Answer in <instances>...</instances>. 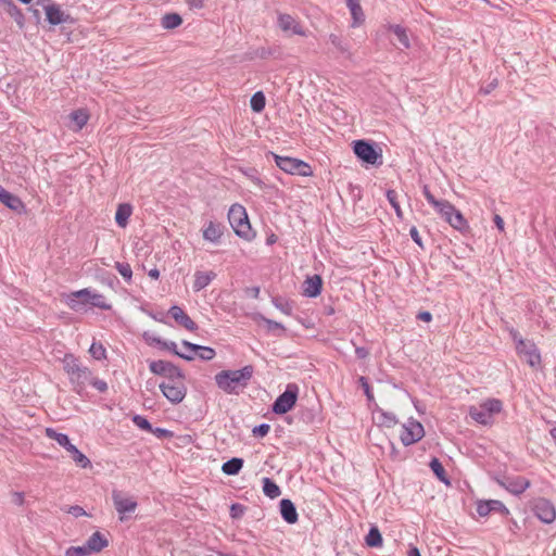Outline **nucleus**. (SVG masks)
Instances as JSON below:
<instances>
[{
    "instance_id": "obj_1",
    "label": "nucleus",
    "mask_w": 556,
    "mask_h": 556,
    "mask_svg": "<svg viewBox=\"0 0 556 556\" xmlns=\"http://www.w3.org/2000/svg\"><path fill=\"white\" fill-rule=\"evenodd\" d=\"M254 367L245 365L236 370H222L214 377L215 383L226 394L238 395L244 388L248 387L253 377Z\"/></svg>"
},
{
    "instance_id": "obj_2",
    "label": "nucleus",
    "mask_w": 556,
    "mask_h": 556,
    "mask_svg": "<svg viewBox=\"0 0 556 556\" xmlns=\"http://www.w3.org/2000/svg\"><path fill=\"white\" fill-rule=\"evenodd\" d=\"M66 305L75 311H86L87 305H91L101 309H111V304H109L105 300V296L101 293H91L89 289H81L65 298Z\"/></svg>"
},
{
    "instance_id": "obj_3",
    "label": "nucleus",
    "mask_w": 556,
    "mask_h": 556,
    "mask_svg": "<svg viewBox=\"0 0 556 556\" xmlns=\"http://www.w3.org/2000/svg\"><path fill=\"white\" fill-rule=\"evenodd\" d=\"M355 156L366 165L381 166L383 164L382 149L377 142L366 139H357L352 143Z\"/></svg>"
},
{
    "instance_id": "obj_4",
    "label": "nucleus",
    "mask_w": 556,
    "mask_h": 556,
    "mask_svg": "<svg viewBox=\"0 0 556 556\" xmlns=\"http://www.w3.org/2000/svg\"><path fill=\"white\" fill-rule=\"evenodd\" d=\"M228 220L238 237L248 241L254 239L255 232L252 230L243 205L239 203L232 204L228 212Z\"/></svg>"
},
{
    "instance_id": "obj_5",
    "label": "nucleus",
    "mask_w": 556,
    "mask_h": 556,
    "mask_svg": "<svg viewBox=\"0 0 556 556\" xmlns=\"http://www.w3.org/2000/svg\"><path fill=\"white\" fill-rule=\"evenodd\" d=\"M46 435L65 448L78 467L84 469L91 467L90 459L71 442L70 437L66 433L58 432L53 428H46Z\"/></svg>"
},
{
    "instance_id": "obj_6",
    "label": "nucleus",
    "mask_w": 556,
    "mask_h": 556,
    "mask_svg": "<svg viewBox=\"0 0 556 556\" xmlns=\"http://www.w3.org/2000/svg\"><path fill=\"white\" fill-rule=\"evenodd\" d=\"M503 403L498 399H488L479 406L469 407V416L479 425L488 426L493 422V415L501 413Z\"/></svg>"
},
{
    "instance_id": "obj_7",
    "label": "nucleus",
    "mask_w": 556,
    "mask_h": 556,
    "mask_svg": "<svg viewBox=\"0 0 556 556\" xmlns=\"http://www.w3.org/2000/svg\"><path fill=\"white\" fill-rule=\"evenodd\" d=\"M277 167L290 175H299L302 177H309L313 175L311 165L302 160L291 156H280L270 152Z\"/></svg>"
},
{
    "instance_id": "obj_8",
    "label": "nucleus",
    "mask_w": 556,
    "mask_h": 556,
    "mask_svg": "<svg viewBox=\"0 0 556 556\" xmlns=\"http://www.w3.org/2000/svg\"><path fill=\"white\" fill-rule=\"evenodd\" d=\"M298 397L299 386L293 382L288 383L285 391L271 404V412L276 415L287 414L295 406Z\"/></svg>"
},
{
    "instance_id": "obj_9",
    "label": "nucleus",
    "mask_w": 556,
    "mask_h": 556,
    "mask_svg": "<svg viewBox=\"0 0 556 556\" xmlns=\"http://www.w3.org/2000/svg\"><path fill=\"white\" fill-rule=\"evenodd\" d=\"M425 437V428L420 421L414 417H409L405 424L402 425L400 440L404 446L413 445L419 442Z\"/></svg>"
},
{
    "instance_id": "obj_10",
    "label": "nucleus",
    "mask_w": 556,
    "mask_h": 556,
    "mask_svg": "<svg viewBox=\"0 0 556 556\" xmlns=\"http://www.w3.org/2000/svg\"><path fill=\"white\" fill-rule=\"evenodd\" d=\"M494 480L501 488L515 496H520L531 485L530 480L522 476L495 477Z\"/></svg>"
},
{
    "instance_id": "obj_11",
    "label": "nucleus",
    "mask_w": 556,
    "mask_h": 556,
    "mask_svg": "<svg viewBox=\"0 0 556 556\" xmlns=\"http://www.w3.org/2000/svg\"><path fill=\"white\" fill-rule=\"evenodd\" d=\"M532 510L534 516L545 525H551L556 519V508L554 504L544 497H539L533 501Z\"/></svg>"
},
{
    "instance_id": "obj_12",
    "label": "nucleus",
    "mask_w": 556,
    "mask_h": 556,
    "mask_svg": "<svg viewBox=\"0 0 556 556\" xmlns=\"http://www.w3.org/2000/svg\"><path fill=\"white\" fill-rule=\"evenodd\" d=\"M112 500L121 522L127 520V514L134 513L138 506V503L134 498L124 497L122 493L116 490L112 492Z\"/></svg>"
},
{
    "instance_id": "obj_13",
    "label": "nucleus",
    "mask_w": 556,
    "mask_h": 556,
    "mask_svg": "<svg viewBox=\"0 0 556 556\" xmlns=\"http://www.w3.org/2000/svg\"><path fill=\"white\" fill-rule=\"evenodd\" d=\"M476 510L480 517H485L492 511L500 513L504 517L510 515L509 509L500 500H480L477 502Z\"/></svg>"
},
{
    "instance_id": "obj_14",
    "label": "nucleus",
    "mask_w": 556,
    "mask_h": 556,
    "mask_svg": "<svg viewBox=\"0 0 556 556\" xmlns=\"http://www.w3.org/2000/svg\"><path fill=\"white\" fill-rule=\"evenodd\" d=\"M92 371L86 367L80 366L70 376V382L73 386L74 392L81 395L86 389V384L90 382L92 378Z\"/></svg>"
},
{
    "instance_id": "obj_15",
    "label": "nucleus",
    "mask_w": 556,
    "mask_h": 556,
    "mask_svg": "<svg viewBox=\"0 0 556 556\" xmlns=\"http://www.w3.org/2000/svg\"><path fill=\"white\" fill-rule=\"evenodd\" d=\"M225 230L226 227L222 223L208 220L202 228V236L205 241L214 245H219Z\"/></svg>"
},
{
    "instance_id": "obj_16",
    "label": "nucleus",
    "mask_w": 556,
    "mask_h": 556,
    "mask_svg": "<svg viewBox=\"0 0 556 556\" xmlns=\"http://www.w3.org/2000/svg\"><path fill=\"white\" fill-rule=\"evenodd\" d=\"M159 388L163 396L174 405L180 404L185 400L188 391L185 382L178 386L160 383Z\"/></svg>"
},
{
    "instance_id": "obj_17",
    "label": "nucleus",
    "mask_w": 556,
    "mask_h": 556,
    "mask_svg": "<svg viewBox=\"0 0 556 556\" xmlns=\"http://www.w3.org/2000/svg\"><path fill=\"white\" fill-rule=\"evenodd\" d=\"M0 203L4 204L8 208L15 212L18 215L26 214L27 208L22 199L8 191L0 185Z\"/></svg>"
},
{
    "instance_id": "obj_18",
    "label": "nucleus",
    "mask_w": 556,
    "mask_h": 556,
    "mask_svg": "<svg viewBox=\"0 0 556 556\" xmlns=\"http://www.w3.org/2000/svg\"><path fill=\"white\" fill-rule=\"evenodd\" d=\"M146 340L150 344L155 345L161 350L167 351V352L172 353L173 355H176L185 361L191 362L194 359V356L192 354H188V353L178 351L177 344L174 341L164 340L160 337H153V338H151V340L146 338Z\"/></svg>"
},
{
    "instance_id": "obj_19",
    "label": "nucleus",
    "mask_w": 556,
    "mask_h": 556,
    "mask_svg": "<svg viewBox=\"0 0 556 556\" xmlns=\"http://www.w3.org/2000/svg\"><path fill=\"white\" fill-rule=\"evenodd\" d=\"M516 351L519 355L526 356L527 363L530 367L536 368L541 365V353L533 341H526L525 346H519Z\"/></svg>"
},
{
    "instance_id": "obj_20",
    "label": "nucleus",
    "mask_w": 556,
    "mask_h": 556,
    "mask_svg": "<svg viewBox=\"0 0 556 556\" xmlns=\"http://www.w3.org/2000/svg\"><path fill=\"white\" fill-rule=\"evenodd\" d=\"M298 419L299 421L312 427H317L323 422L320 409L316 406H301L298 410Z\"/></svg>"
},
{
    "instance_id": "obj_21",
    "label": "nucleus",
    "mask_w": 556,
    "mask_h": 556,
    "mask_svg": "<svg viewBox=\"0 0 556 556\" xmlns=\"http://www.w3.org/2000/svg\"><path fill=\"white\" fill-rule=\"evenodd\" d=\"M45 12L47 22L52 26L72 22L71 15L64 13V11H62L55 3L46 5Z\"/></svg>"
},
{
    "instance_id": "obj_22",
    "label": "nucleus",
    "mask_w": 556,
    "mask_h": 556,
    "mask_svg": "<svg viewBox=\"0 0 556 556\" xmlns=\"http://www.w3.org/2000/svg\"><path fill=\"white\" fill-rule=\"evenodd\" d=\"M168 314L178 325L186 328L187 330L195 331L198 329V325L179 305H172L168 309Z\"/></svg>"
},
{
    "instance_id": "obj_23",
    "label": "nucleus",
    "mask_w": 556,
    "mask_h": 556,
    "mask_svg": "<svg viewBox=\"0 0 556 556\" xmlns=\"http://www.w3.org/2000/svg\"><path fill=\"white\" fill-rule=\"evenodd\" d=\"M279 513L282 520L288 525H295L299 521L296 506L290 498L280 500Z\"/></svg>"
},
{
    "instance_id": "obj_24",
    "label": "nucleus",
    "mask_w": 556,
    "mask_h": 556,
    "mask_svg": "<svg viewBox=\"0 0 556 556\" xmlns=\"http://www.w3.org/2000/svg\"><path fill=\"white\" fill-rule=\"evenodd\" d=\"M278 26L283 31H291L294 35L305 36V31L300 23L290 14L280 13L278 15Z\"/></svg>"
},
{
    "instance_id": "obj_25",
    "label": "nucleus",
    "mask_w": 556,
    "mask_h": 556,
    "mask_svg": "<svg viewBox=\"0 0 556 556\" xmlns=\"http://www.w3.org/2000/svg\"><path fill=\"white\" fill-rule=\"evenodd\" d=\"M323 291V279L319 275L308 276L303 282V295L317 298Z\"/></svg>"
},
{
    "instance_id": "obj_26",
    "label": "nucleus",
    "mask_w": 556,
    "mask_h": 556,
    "mask_svg": "<svg viewBox=\"0 0 556 556\" xmlns=\"http://www.w3.org/2000/svg\"><path fill=\"white\" fill-rule=\"evenodd\" d=\"M2 10L9 14L22 29L25 26V16L22 10L14 3L13 0H0Z\"/></svg>"
},
{
    "instance_id": "obj_27",
    "label": "nucleus",
    "mask_w": 556,
    "mask_h": 556,
    "mask_svg": "<svg viewBox=\"0 0 556 556\" xmlns=\"http://www.w3.org/2000/svg\"><path fill=\"white\" fill-rule=\"evenodd\" d=\"M90 553H99L109 545V540L99 531L93 532L86 541Z\"/></svg>"
},
{
    "instance_id": "obj_28",
    "label": "nucleus",
    "mask_w": 556,
    "mask_h": 556,
    "mask_svg": "<svg viewBox=\"0 0 556 556\" xmlns=\"http://www.w3.org/2000/svg\"><path fill=\"white\" fill-rule=\"evenodd\" d=\"M345 3L352 15L351 27H358L365 22V14L361 7L359 0H345Z\"/></svg>"
},
{
    "instance_id": "obj_29",
    "label": "nucleus",
    "mask_w": 556,
    "mask_h": 556,
    "mask_svg": "<svg viewBox=\"0 0 556 556\" xmlns=\"http://www.w3.org/2000/svg\"><path fill=\"white\" fill-rule=\"evenodd\" d=\"M328 38L330 43L341 55L346 59H351V45L345 38L337 34H330Z\"/></svg>"
},
{
    "instance_id": "obj_30",
    "label": "nucleus",
    "mask_w": 556,
    "mask_h": 556,
    "mask_svg": "<svg viewBox=\"0 0 556 556\" xmlns=\"http://www.w3.org/2000/svg\"><path fill=\"white\" fill-rule=\"evenodd\" d=\"M132 214V205L130 203H121L115 212V223L118 227L125 228L128 225Z\"/></svg>"
},
{
    "instance_id": "obj_31",
    "label": "nucleus",
    "mask_w": 556,
    "mask_h": 556,
    "mask_svg": "<svg viewBox=\"0 0 556 556\" xmlns=\"http://www.w3.org/2000/svg\"><path fill=\"white\" fill-rule=\"evenodd\" d=\"M446 223L462 233H467L470 229L467 219L464 217L462 212L458 211L456 207L454 210V213L451 214V218H448Z\"/></svg>"
},
{
    "instance_id": "obj_32",
    "label": "nucleus",
    "mask_w": 556,
    "mask_h": 556,
    "mask_svg": "<svg viewBox=\"0 0 556 556\" xmlns=\"http://www.w3.org/2000/svg\"><path fill=\"white\" fill-rule=\"evenodd\" d=\"M216 277V274L212 270L210 271H195L194 281H193V291L199 292L202 289L206 288L212 280Z\"/></svg>"
},
{
    "instance_id": "obj_33",
    "label": "nucleus",
    "mask_w": 556,
    "mask_h": 556,
    "mask_svg": "<svg viewBox=\"0 0 556 556\" xmlns=\"http://www.w3.org/2000/svg\"><path fill=\"white\" fill-rule=\"evenodd\" d=\"M388 29L395 35L403 50L410 48V40L406 27L400 24H389Z\"/></svg>"
},
{
    "instance_id": "obj_34",
    "label": "nucleus",
    "mask_w": 556,
    "mask_h": 556,
    "mask_svg": "<svg viewBox=\"0 0 556 556\" xmlns=\"http://www.w3.org/2000/svg\"><path fill=\"white\" fill-rule=\"evenodd\" d=\"M365 544L371 548H380L383 545V538L376 525L370 526L365 536Z\"/></svg>"
},
{
    "instance_id": "obj_35",
    "label": "nucleus",
    "mask_w": 556,
    "mask_h": 556,
    "mask_svg": "<svg viewBox=\"0 0 556 556\" xmlns=\"http://www.w3.org/2000/svg\"><path fill=\"white\" fill-rule=\"evenodd\" d=\"M375 414H378L379 425L387 427V428H393L395 425H397L399 419L396 415L392 412H387L380 408L378 405L372 409Z\"/></svg>"
},
{
    "instance_id": "obj_36",
    "label": "nucleus",
    "mask_w": 556,
    "mask_h": 556,
    "mask_svg": "<svg viewBox=\"0 0 556 556\" xmlns=\"http://www.w3.org/2000/svg\"><path fill=\"white\" fill-rule=\"evenodd\" d=\"M429 467L439 481H441L445 485L451 484V480H450L448 476L446 475V471H445L441 460L438 457L431 458V460L429 463Z\"/></svg>"
},
{
    "instance_id": "obj_37",
    "label": "nucleus",
    "mask_w": 556,
    "mask_h": 556,
    "mask_svg": "<svg viewBox=\"0 0 556 556\" xmlns=\"http://www.w3.org/2000/svg\"><path fill=\"white\" fill-rule=\"evenodd\" d=\"M243 464H244L243 458L232 457L222 465V471L226 476H236L241 471Z\"/></svg>"
},
{
    "instance_id": "obj_38",
    "label": "nucleus",
    "mask_w": 556,
    "mask_h": 556,
    "mask_svg": "<svg viewBox=\"0 0 556 556\" xmlns=\"http://www.w3.org/2000/svg\"><path fill=\"white\" fill-rule=\"evenodd\" d=\"M263 493L270 500L277 498L281 494L280 486L269 477L262 479Z\"/></svg>"
},
{
    "instance_id": "obj_39",
    "label": "nucleus",
    "mask_w": 556,
    "mask_h": 556,
    "mask_svg": "<svg viewBox=\"0 0 556 556\" xmlns=\"http://www.w3.org/2000/svg\"><path fill=\"white\" fill-rule=\"evenodd\" d=\"M432 207L445 222L451 218V214L455 210V206L447 200H438Z\"/></svg>"
},
{
    "instance_id": "obj_40",
    "label": "nucleus",
    "mask_w": 556,
    "mask_h": 556,
    "mask_svg": "<svg viewBox=\"0 0 556 556\" xmlns=\"http://www.w3.org/2000/svg\"><path fill=\"white\" fill-rule=\"evenodd\" d=\"M271 304L282 314L291 316L293 312V302L283 296H273Z\"/></svg>"
},
{
    "instance_id": "obj_41",
    "label": "nucleus",
    "mask_w": 556,
    "mask_h": 556,
    "mask_svg": "<svg viewBox=\"0 0 556 556\" xmlns=\"http://www.w3.org/2000/svg\"><path fill=\"white\" fill-rule=\"evenodd\" d=\"M182 24V17L178 13H166L161 18V26L164 29H174Z\"/></svg>"
},
{
    "instance_id": "obj_42",
    "label": "nucleus",
    "mask_w": 556,
    "mask_h": 556,
    "mask_svg": "<svg viewBox=\"0 0 556 556\" xmlns=\"http://www.w3.org/2000/svg\"><path fill=\"white\" fill-rule=\"evenodd\" d=\"M266 99L263 91H256L250 99L251 110L255 113H260L265 109Z\"/></svg>"
},
{
    "instance_id": "obj_43",
    "label": "nucleus",
    "mask_w": 556,
    "mask_h": 556,
    "mask_svg": "<svg viewBox=\"0 0 556 556\" xmlns=\"http://www.w3.org/2000/svg\"><path fill=\"white\" fill-rule=\"evenodd\" d=\"M358 382L359 384L362 386L363 390H364V394L366 396V400H367V403H368V406L374 409L376 407L377 402L375 400V396H374V393H372V390H371V387L367 380L366 377L364 376H361L359 379H358Z\"/></svg>"
},
{
    "instance_id": "obj_44",
    "label": "nucleus",
    "mask_w": 556,
    "mask_h": 556,
    "mask_svg": "<svg viewBox=\"0 0 556 556\" xmlns=\"http://www.w3.org/2000/svg\"><path fill=\"white\" fill-rule=\"evenodd\" d=\"M71 119L75 123L76 129L80 130L88 123L89 114L85 110H75L71 113Z\"/></svg>"
},
{
    "instance_id": "obj_45",
    "label": "nucleus",
    "mask_w": 556,
    "mask_h": 556,
    "mask_svg": "<svg viewBox=\"0 0 556 556\" xmlns=\"http://www.w3.org/2000/svg\"><path fill=\"white\" fill-rule=\"evenodd\" d=\"M386 198H387L388 202L390 203V205L392 206V208L394 210L396 217L402 219L403 211L400 206L396 191L393 189H388L386 191Z\"/></svg>"
},
{
    "instance_id": "obj_46",
    "label": "nucleus",
    "mask_w": 556,
    "mask_h": 556,
    "mask_svg": "<svg viewBox=\"0 0 556 556\" xmlns=\"http://www.w3.org/2000/svg\"><path fill=\"white\" fill-rule=\"evenodd\" d=\"M260 319L266 326L267 331H269V332L278 331L277 336L285 334L286 328H285V326L281 323L276 321V320L270 319V318H267V317H265L263 315H260Z\"/></svg>"
},
{
    "instance_id": "obj_47",
    "label": "nucleus",
    "mask_w": 556,
    "mask_h": 556,
    "mask_svg": "<svg viewBox=\"0 0 556 556\" xmlns=\"http://www.w3.org/2000/svg\"><path fill=\"white\" fill-rule=\"evenodd\" d=\"M80 366L81 364L79 363L78 358H76L73 354H66L64 356L63 368L68 376L76 371Z\"/></svg>"
},
{
    "instance_id": "obj_48",
    "label": "nucleus",
    "mask_w": 556,
    "mask_h": 556,
    "mask_svg": "<svg viewBox=\"0 0 556 556\" xmlns=\"http://www.w3.org/2000/svg\"><path fill=\"white\" fill-rule=\"evenodd\" d=\"M239 172L249 178L254 185L262 187L264 182L260 178L258 170L255 167H240Z\"/></svg>"
},
{
    "instance_id": "obj_49",
    "label": "nucleus",
    "mask_w": 556,
    "mask_h": 556,
    "mask_svg": "<svg viewBox=\"0 0 556 556\" xmlns=\"http://www.w3.org/2000/svg\"><path fill=\"white\" fill-rule=\"evenodd\" d=\"M89 353L96 361H102L106 358V350L101 342H92L89 348Z\"/></svg>"
},
{
    "instance_id": "obj_50",
    "label": "nucleus",
    "mask_w": 556,
    "mask_h": 556,
    "mask_svg": "<svg viewBox=\"0 0 556 556\" xmlns=\"http://www.w3.org/2000/svg\"><path fill=\"white\" fill-rule=\"evenodd\" d=\"M168 361L157 359L149 362V369L155 376H164Z\"/></svg>"
},
{
    "instance_id": "obj_51",
    "label": "nucleus",
    "mask_w": 556,
    "mask_h": 556,
    "mask_svg": "<svg viewBox=\"0 0 556 556\" xmlns=\"http://www.w3.org/2000/svg\"><path fill=\"white\" fill-rule=\"evenodd\" d=\"M116 270L121 274V276L125 279L126 282H130L132 278V269L131 266L126 262H116L115 263Z\"/></svg>"
},
{
    "instance_id": "obj_52",
    "label": "nucleus",
    "mask_w": 556,
    "mask_h": 556,
    "mask_svg": "<svg viewBox=\"0 0 556 556\" xmlns=\"http://www.w3.org/2000/svg\"><path fill=\"white\" fill-rule=\"evenodd\" d=\"M163 377L165 379H167V378H186V375L180 367H178L174 363L169 362Z\"/></svg>"
},
{
    "instance_id": "obj_53",
    "label": "nucleus",
    "mask_w": 556,
    "mask_h": 556,
    "mask_svg": "<svg viewBox=\"0 0 556 556\" xmlns=\"http://www.w3.org/2000/svg\"><path fill=\"white\" fill-rule=\"evenodd\" d=\"M195 356H198L201 361L208 362L216 356V351L211 346L200 345Z\"/></svg>"
},
{
    "instance_id": "obj_54",
    "label": "nucleus",
    "mask_w": 556,
    "mask_h": 556,
    "mask_svg": "<svg viewBox=\"0 0 556 556\" xmlns=\"http://www.w3.org/2000/svg\"><path fill=\"white\" fill-rule=\"evenodd\" d=\"M247 507L241 503H232L229 508L231 519H240L244 516Z\"/></svg>"
},
{
    "instance_id": "obj_55",
    "label": "nucleus",
    "mask_w": 556,
    "mask_h": 556,
    "mask_svg": "<svg viewBox=\"0 0 556 556\" xmlns=\"http://www.w3.org/2000/svg\"><path fill=\"white\" fill-rule=\"evenodd\" d=\"M131 420L141 430H144L147 432H150V430H152L151 422L142 415H134Z\"/></svg>"
},
{
    "instance_id": "obj_56",
    "label": "nucleus",
    "mask_w": 556,
    "mask_h": 556,
    "mask_svg": "<svg viewBox=\"0 0 556 556\" xmlns=\"http://www.w3.org/2000/svg\"><path fill=\"white\" fill-rule=\"evenodd\" d=\"M91 554L88 548H86V544L81 546H71L65 551V556H87Z\"/></svg>"
},
{
    "instance_id": "obj_57",
    "label": "nucleus",
    "mask_w": 556,
    "mask_h": 556,
    "mask_svg": "<svg viewBox=\"0 0 556 556\" xmlns=\"http://www.w3.org/2000/svg\"><path fill=\"white\" fill-rule=\"evenodd\" d=\"M498 86V79L494 77L488 84L480 86L479 93L483 96L490 94L493 90H495Z\"/></svg>"
},
{
    "instance_id": "obj_58",
    "label": "nucleus",
    "mask_w": 556,
    "mask_h": 556,
    "mask_svg": "<svg viewBox=\"0 0 556 556\" xmlns=\"http://www.w3.org/2000/svg\"><path fill=\"white\" fill-rule=\"evenodd\" d=\"M270 426L268 424H260L252 429V433L256 438H264L268 434Z\"/></svg>"
},
{
    "instance_id": "obj_59",
    "label": "nucleus",
    "mask_w": 556,
    "mask_h": 556,
    "mask_svg": "<svg viewBox=\"0 0 556 556\" xmlns=\"http://www.w3.org/2000/svg\"><path fill=\"white\" fill-rule=\"evenodd\" d=\"M89 384L92 386L100 393H105L109 389L108 383L104 380L93 377V376H92Z\"/></svg>"
},
{
    "instance_id": "obj_60",
    "label": "nucleus",
    "mask_w": 556,
    "mask_h": 556,
    "mask_svg": "<svg viewBox=\"0 0 556 556\" xmlns=\"http://www.w3.org/2000/svg\"><path fill=\"white\" fill-rule=\"evenodd\" d=\"M508 332H509V336H510L511 340L516 344V349L519 348V346H525V342L527 340L522 339V337L520 336V333H519V331L517 329L509 328Z\"/></svg>"
},
{
    "instance_id": "obj_61",
    "label": "nucleus",
    "mask_w": 556,
    "mask_h": 556,
    "mask_svg": "<svg viewBox=\"0 0 556 556\" xmlns=\"http://www.w3.org/2000/svg\"><path fill=\"white\" fill-rule=\"evenodd\" d=\"M150 433L155 434L159 439H165V438L173 437V432L170 430L165 429V428H160V427H153V426H152V430H150Z\"/></svg>"
},
{
    "instance_id": "obj_62",
    "label": "nucleus",
    "mask_w": 556,
    "mask_h": 556,
    "mask_svg": "<svg viewBox=\"0 0 556 556\" xmlns=\"http://www.w3.org/2000/svg\"><path fill=\"white\" fill-rule=\"evenodd\" d=\"M182 348L186 350L185 353L192 354L195 357V353L200 349V344L189 342L187 340L181 341Z\"/></svg>"
},
{
    "instance_id": "obj_63",
    "label": "nucleus",
    "mask_w": 556,
    "mask_h": 556,
    "mask_svg": "<svg viewBox=\"0 0 556 556\" xmlns=\"http://www.w3.org/2000/svg\"><path fill=\"white\" fill-rule=\"evenodd\" d=\"M182 348L186 350L185 353L192 354L195 357V353L200 349V344L189 342L187 340L181 341Z\"/></svg>"
},
{
    "instance_id": "obj_64",
    "label": "nucleus",
    "mask_w": 556,
    "mask_h": 556,
    "mask_svg": "<svg viewBox=\"0 0 556 556\" xmlns=\"http://www.w3.org/2000/svg\"><path fill=\"white\" fill-rule=\"evenodd\" d=\"M67 513L71 514L72 516H74L75 518L87 515L86 510L79 505L70 506L67 509Z\"/></svg>"
}]
</instances>
